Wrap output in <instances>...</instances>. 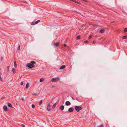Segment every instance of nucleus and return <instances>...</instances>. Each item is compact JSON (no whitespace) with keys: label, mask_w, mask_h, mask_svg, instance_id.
<instances>
[{"label":"nucleus","mask_w":127,"mask_h":127,"mask_svg":"<svg viewBox=\"0 0 127 127\" xmlns=\"http://www.w3.org/2000/svg\"><path fill=\"white\" fill-rule=\"evenodd\" d=\"M73 110L74 109L72 107H70L68 111L70 112H71L73 111Z\"/></svg>","instance_id":"5"},{"label":"nucleus","mask_w":127,"mask_h":127,"mask_svg":"<svg viewBox=\"0 0 127 127\" xmlns=\"http://www.w3.org/2000/svg\"><path fill=\"white\" fill-rule=\"evenodd\" d=\"M92 36V35L91 34L89 36L88 38L89 39H91Z\"/></svg>","instance_id":"20"},{"label":"nucleus","mask_w":127,"mask_h":127,"mask_svg":"<svg viewBox=\"0 0 127 127\" xmlns=\"http://www.w3.org/2000/svg\"><path fill=\"white\" fill-rule=\"evenodd\" d=\"M1 60H2V59H3V57H1Z\"/></svg>","instance_id":"40"},{"label":"nucleus","mask_w":127,"mask_h":127,"mask_svg":"<svg viewBox=\"0 0 127 127\" xmlns=\"http://www.w3.org/2000/svg\"><path fill=\"white\" fill-rule=\"evenodd\" d=\"M104 31V30L103 29H101L99 31V32L101 33H103Z\"/></svg>","instance_id":"9"},{"label":"nucleus","mask_w":127,"mask_h":127,"mask_svg":"<svg viewBox=\"0 0 127 127\" xmlns=\"http://www.w3.org/2000/svg\"><path fill=\"white\" fill-rule=\"evenodd\" d=\"M56 105H57V104L56 103H55L53 105V106H52V108H53V109H54L55 108L56 106Z\"/></svg>","instance_id":"15"},{"label":"nucleus","mask_w":127,"mask_h":127,"mask_svg":"<svg viewBox=\"0 0 127 127\" xmlns=\"http://www.w3.org/2000/svg\"><path fill=\"white\" fill-rule=\"evenodd\" d=\"M65 104L66 106H69L71 104V103L69 101H66L65 103Z\"/></svg>","instance_id":"7"},{"label":"nucleus","mask_w":127,"mask_h":127,"mask_svg":"<svg viewBox=\"0 0 127 127\" xmlns=\"http://www.w3.org/2000/svg\"><path fill=\"white\" fill-rule=\"evenodd\" d=\"M35 62L33 61L31 62V63H28L26 65V66L31 68H32L35 66L33 64H35Z\"/></svg>","instance_id":"1"},{"label":"nucleus","mask_w":127,"mask_h":127,"mask_svg":"<svg viewBox=\"0 0 127 127\" xmlns=\"http://www.w3.org/2000/svg\"><path fill=\"white\" fill-rule=\"evenodd\" d=\"M0 80L1 81H2V78L1 77V76H0Z\"/></svg>","instance_id":"28"},{"label":"nucleus","mask_w":127,"mask_h":127,"mask_svg":"<svg viewBox=\"0 0 127 127\" xmlns=\"http://www.w3.org/2000/svg\"><path fill=\"white\" fill-rule=\"evenodd\" d=\"M29 87V83H27V84L26 85L25 88L27 89L28 87Z\"/></svg>","instance_id":"13"},{"label":"nucleus","mask_w":127,"mask_h":127,"mask_svg":"<svg viewBox=\"0 0 127 127\" xmlns=\"http://www.w3.org/2000/svg\"><path fill=\"white\" fill-rule=\"evenodd\" d=\"M95 41H93V43H95Z\"/></svg>","instance_id":"39"},{"label":"nucleus","mask_w":127,"mask_h":127,"mask_svg":"<svg viewBox=\"0 0 127 127\" xmlns=\"http://www.w3.org/2000/svg\"><path fill=\"white\" fill-rule=\"evenodd\" d=\"M3 109L5 111H8V109L6 106H4L3 107Z\"/></svg>","instance_id":"6"},{"label":"nucleus","mask_w":127,"mask_h":127,"mask_svg":"<svg viewBox=\"0 0 127 127\" xmlns=\"http://www.w3.org/2000/svg\"><path fill=\"white\" fill-rule=\"evenodd\" d=\"M47 107H50V104H48Z\"/></svg>","instance_id":"34"},{"label":"nucleus","mask_w":127,"mask_h":127,"mask_svg":"<svg viewBox=\"0 0 127 127\" xmlns=\"http://www.w3.org/2000/svg\"><path fill=\"white\" fill-rule=\"evenodd\" d=\"M5 97L4 96L2 97L1 99V100H2L3 99H5Z\"/></svg>","instance_id":"27"},{"label":"nucleus","mask_w":127,"mask_h":127,"mask_svg":"<svg viewBox=\"0 0 127 127\" xmlns=\"http://www.w3.org/2000/svg\"><path fill=\"white\" fill-rule=\"evenodd\" d=\"M32 95H35V96H36L37 95V94L35 93H32Z\"/></svg>","instance_id":"22"},{"label":"nucleus","mask_w":127,"mask_h":127,"mask_svg":"<svg viewBox=\"0 0 127 127\" xmlns=\"http://www.w3.org/2000/svg\"><path fill=\"white\" fill-rule=\"evenodd\" d=\"M60 78L59 77L54 78L52 79L51 81L53 82H57L60 80Z\"/></svg>","instance_id":"2"},{"label":"nucleus","mask_w":127,"mask_h":127,"mask_svg":"<svg viewBox=\"0 0 127 127\" xmlns=\"http://www.w3.org/2000/svg\"><path fill=\"white\" fill-rule=\"evenodd\" d=\"M124 32H127V28H126L124 30Z\"/></svg>","instance_id":"26"},{"label":"nucleus","mask_w":127,"mask_h":127,"mask_svg":"<svg viewBox=\"0 0 127 127\" xmlns=\"http://www.w3.org/2000/svg\"><path fill=\"white\" fill-rule=\"evenodd\" d=\"M123 38L124 39H125L127 38V36H124L123 37Z\"/></svg>","instance_id":"23"},{"label":"nucleus","mask_w":127,"mask_h":127,"mask_svg":"<svg viewBox=\"0 0 127 127\" xmlns=\"http://www.w3.org/2000/svg\"><path fill=\"white\" fill-rule=\"evenodd\" d=\"M7 104L8 105L9 107L11 108H14V107L12 106V104L11 103H8Z\"/></svg>","instance_id":"10"},{"label":"nucleus","mask_w":127,"mask_h":127,"mask_svg":"<svg viewBox=\"0 0 127 127\" xmlns=\"http://www.w3.org/2000/svg\"><path fill=\"white\" fill-rule=\"evenodd\" d=\"M21 99L23 101H24V99L23 98H21Z\"/></svg>","instance_id":"33"},{"label":"nucleus","mask_w":127,"mask_h":127,"mask_svg":"<svg viewBox=\"0 0 127 127\" xmlns=\"http://www.w3.org/2000/svg\"><path fill=\"white\" fill-rule=\"evenodd\" d=\"M76 100H77L78 101V98H76Z\"/></svg>","instance_id":"41"},{"label":"nucleus","mask_w":127,"mask_h":127,"mask_svg":"<svg viewBox=\"0 0 127 127\" xmlns=\"http://www.w3.org/2000/svg\"><path fill=\"white\" fill-rule=\"evenodd\" d=\"M9 66H8L7 67V69H8V71L9 70Z\"/></svg>","instance_id":"31"},{"label":"nucleus","mask_w":127,"mask_h":127,"mask_svg":"<svg viewBox=\"0 0 127 127\" xmlns=\"http://www.w3.org/2000/svg\"><path fill=\"white\" fill-rule=\"evenodd\" d=\"M75 109L77 112H79L80 110H81L82 109V108L80 106H75Z\"/></svg>","instance_id":"3"},{"label":"nucleus","mask_w":127,"mask_h":127,"mask_svg":"<svg viewBox=\"0 0 127 127\" xmlns=\"http://www.w3.org/2000/svg\"><path fill=\"white\" fill-rule=\"evenodd\" d=\"M59 44V42L56 43H55L54 44V45L56 47H57L58 46Z\"/></svg>","instance_id":"12"},{"label":"nucleus","mask_w":127,"mask_h":127,"mask_svg":"<svg viewBox=\"0 0 127 127\" xmlns=\"http://www.w3.org/2000/svg\"><path fill=\"white\" fill-rule=\"evenodd\" d=\"M85 26V25H82V26L83 27V26Z\"/></svg>","instance_id":"38"},{"label":"nucleus","mask_w":127,"mask_h":127,"mask_svg":"<svg viewBox=\"0 0 127 127\" xmlns=\"http://www.w3.org/2000/svg\"><path fill=\"white\" fill-rule=\"evenodd\" d=\"M72 98L73 100H75V99L74 97H72Z\"/></svg>","instance_id":"37"},{"label":"nucleus","mask_w":127,"mask_h":127,"mask_svg":"<svg viewBox=\"0 0 127 127\" xmlns=\"http://www.w3.org/2000/svg\"><path fill=\"white\" fill-rule=\"evenodd\" d=\"M80 35H78L77 37H76V39H78L80 38Z\"/></svg>","instance_id":"21"},{"label":"nucleus","mask_w":127,"mask_h":127,"mask_svg":"<svg viewBox=\"0 0 127 127\" xmlns=\"http://www.w3.org/2000/svg\"><path fill=\"white\" fill-rule=\"evenodd\" d=\"M65 67V65H64L62 66L60 68V69H63Z\"/></svg>","instance_id":"11"},{"label":"nucleus","mask_w":127,"mask_h":127,"mask_svg":"<svg viewBox=\"0 0 127 127\" xmlns=\"http://www.w3.org/2000/svg\"><path fill=\"white\" fill-rule=\"evenodd\" d=\"M42 100H41L40 101V102H39V105H40L42 103Z\"/></svg>","instance_id":"19"},{"label":"nucleus","mask_w":127,"mask_h":127,"mask_svg":"<svg viewBox=\"0 0 127 127\" xmlns=\"http://www.w3.org/2000/svg\"><path fill=\"white\" fill-rule=\"evenodd\" d=\"M103 125L102 124H101L99 126L97 127H103Z\"/></svg>","instance_id":"24"},{"label":"nucleus","mask_w":127,"mask_h":127,"mask_svg":"<svg viewBox=\"0 0 127 127\" xmlns=\"http://www.w3.org/2000/svg\"><path fill=\"white\" fill-rule=\"evenodd\" d=\"M40 21V20H37V21H36L35 23H34V22H32L31 24V25H34L35 24H37Z\"/></svg>","instance_id":"4"},{"label":"nucleus","mask_w":127,"mask_h":127,"mask_svg":"<svg viewBox=\"0 0 127 127\" xmlns=\"http://www.w3.org/2000/svg\"><path fill=\"white\" fill-rule=\"evenodd\" d=\"M66 44H64V47H66Z\"/></svg>","instance_id":"36"},{"label":"nucleus","mask_w":127,"mask_h":127,"mask_svg":"<svg viewBox=\"0 0 127 127\" xmlns=\"http://www.w3.org/2000/svg\"><path fill=\"white\" fill-rule=\"evenodd\" d=\"M88 40H86L84 42L85 43H88Z\"/></svg>","instance_id":"29"},{"label":"nucleus","mask_w":127,"mask_h":127,"mask_svg":"<svg viewBox=\"0 0 127 127\" xmlns=\"http://www.w3.org/2000/svg\"><path fill=\"white\" fill-rule=\"evenodd\" d=\"M23 83L22 82H21V85H23Z\"/></svg>","instance_id":"35"},{"label":"nucleus","mask_w":127,"mask_h":127,"mask_svg":"<svg viewBox=\"0 0 127 127\" xmlns=\"http://www.w3.org/2000/svg\"><path fill=\"white\" fill-rule=\"evenodd\" d=\"M12 70L13 73H15V69L14 68H12Z\"/></svg>","instance_id":"16"},{"label":"nucleus","mask_w":127,"mask_h":127,"mask_svg":"<svg viewBox=\"0 0 127 127\" xmlns=\"http://www.w3.org/2000/svg\"><path fill=\"white\" fill-rule=\"evenodd\" d=\"M21 126L22 127H25V125H23V124L21 125Z\"/></svg>","instance_id":"30"},{"label":"nucleus","mask_w":127,"mask_h":127,"mask_svg":"<svg viewBox=\"0 0 127 127\" xmlns=\"http://www.w3.org/2000/svg\"><path fill=\"white\" fill-rule=\"evenodd\" d=\"M47 109L48 111H50L51 110L50 107H47Z\"/></svg>","instance_id":"18"},{"label":"nucleus","mask_w":127,"mask_h":127,"mask_svg":"<svg viewBox=\"0 0 127 127\" xmlns=\"http://www.w3.org/2000/svg\"><path fill=\"white\" fill-rule=\"evenodd\" d=\"M32 107L33 108H34L35 107V106L34 105L32 104Z\"/></svg>","instance_id":"25"},{"label":"nucleus","mask_w":127,"mask_h":127,"mask_svg":"<svg viewBox=\"0 0 127 127\" xmlns=\"http://www.w3.org/2000/svg\"><path fill=\"white\" fill-rule=\"evenodd\" d=\"M14 66L15 68H16L17 67V64L16 62L15 61H14Z\"/></svg>","instance_id":"14"},{"label":"nucleus","mask_w":127,"mask_h":127,"mask_svg":"<svg viewBox=\"0 0 127 127\" xmlns=\"http://www.w3.org/2000/svg\"><path fill=\"white\" fill-rule=\"evenodd\" d=\"M44 80V78H41L40 79V82H42Z\"/></svg>","instance_id":"17"},{"label":"nucleus","mask_w":127,"mask_h":127,"mask_svg":"<svg viewBox=\"0 0 127 127\" xmlns=\"http://www.w3.org/2000/svg\"><path fill=\"white\" fill-rule=\"evenodd\" d=\"M20 46H19V47H18V50H20Z\"/></svg>","instance_id":"32"},{"label":"nucleus","mask_w":127,"mask_h":127,"mask_svg":"<svg viewBox=\"0 0 127 127\" xmlns=\"http://www.w3.org/2000/svg\"><path fill=\"white\" fill-rule=\"evenodd\" d=\"M64 107L63 105H62L60 106L59 107L61 111H62L64 110Z\"/></svg>","instance_id":"8"}]
</instances>
